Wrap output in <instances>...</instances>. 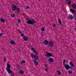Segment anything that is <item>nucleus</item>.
Listing matches in <instances>:
<instances>
[{
	"mask_svg": "<svg viewBox=\"0 0 76 76\" xmlns=\"http://www.w3.org/2000/svg\"><path fill=\"white\" fill-rule=\"evenodd\" d=\"M68 1H69V0H66V2Z\"/></svg>",
	"mask_w": 76,
	"mask_h": 76,
	"instance_id": "nucleus-44",
	"label": "nucleus"
},
{
	"mask_svg": "<svg viewBox=\"0 0 76 76\" xmlns=\"http://www.w3.org/2000/svg\"><path fill=\"white\" fill-rule=\"evenodd\" d=\"M49 46L50 47H52L54 45H53V42L52 41H50L49 43Z\"/></svg>",
	"mask_w": 76,
	"mask_h": 76,
	"instance_id": "nucleus-3",
	"label": "nucleus"
},
{
	"mask_svg": "<svg viewBox=\"0 0 76 76\" xmlns=\"http://www.w3.org/2000/svg\"><path fill=\"white\" fill-rule=\"evenodd\" d=\"M66 61L65 60H64V61L63 62V65L64 66L65 65V63L66 62Z\"/></svg>",
	"mask_w": 76,
	"mask_h": 76,
	"instance_id": "nucleus-24",
	"label": "nucleus"
},
{
	"mask_svg": "<svg viewBox=\"0 0 76 76\" xmlns=\"http://www.w3.org/2000/svg\"><path fill=\"white\" fill-rule=\"evenodd\" d=\"M22 63L24 64L25 63V60H23L22 61Z\"/></svg>",
	"mask_w": 76,
	"mask_h": 76,
	"instance_id": "nucleus-33",
	"label": "nucleus"
},
{
	"mask_svg": "<svg viewBox=\"0 0 76 76\" xmlns=\"http://www.w3.org/2000/svg\"><path fill=\"white\" fill-rule=\"evenodd\" d=\"M31 50H33V51H34V50H35V49L34 48H31Z\"/></svg>",
	"mask_w": 76,
	"mask_h": 76,
	"instance_id": "nucleus-35",
	"label": "nucleus"
},
{
	"mask_svg": "<svg viewBox=\"0 0 76 76\" xmlns=\"http://www.w3.org/2000/svg\"><path fill=\"white\" fill-rule=\"evenodd\" d=\"M21 36L22 37H24V34L22 33V34H21Z\"/></svg>",
	"mask_w": 76,
	"mask_h": 76,
	"instance_id": "nucleus-37",
	"label": "nucleus"
},
{
	"mask_svg": "<svg viewBox=\"0 0 76 76\" xmlns=\"http://www.w3.org/2000/svg\"><path fill=\"white\" fill-rule=\"evenodd\" d=\"M27 20H28L27 23H28V24H30L31 25H34V23H35V20L34 19H33L32 20L27 18Z\"/></svg>",
	"mask_w": 76,
	"mask_h": 76,
	"instance_id": "nucleus-1",
	"label": "nucleus"
},
{
	"mask_svg": "<svg viewBox=\"0 0 76 76\" xmlns=\"http://www.w3.org/2000/svg\"><path fill=\"white\" fill-rule=\"evenodd\" d=\"M11 76H15L14 75H11Z\"/></svg>",
	"mask_w": 76,
	"mask_h": 76,
	"instance_id": "nucleus-43",
	"label": "nucleus"
},
{
	"mask_svg": "<svg viewBox=\"0 0 76 76\" xmlns=\"http://www.w3.org/2000/svg\"><path fill=\"white\" fill-rule=\"evenodd\" d=\"M44 44L45 45H47L49 44V42L47 40H45L44 41Z\"/></svg>",
	"mask_w": 76,
	"mask_h": 76,
	"instance_id": "nucleus-5",
	"label": "nucleus"
},
{
	"mask_svg": "<svg viewBox=\"0 0 76 76\" xmlns=\"http://www.w3.org/2000/svg\"><path fill=\"white\" fill-rule=\"evenodd\" d=\"M33 61L34 62V64L36 66H37L38 64V63L37 61L35 60V59H33Z\"/></svg>",
	"mask_w": 76,
	"mask_h": 76,
	"instance_id": "nucleus-7",
	"label": "nucleus"
},
{
	"mask_svg": "<svg viewBox=\"0 0 76 76\" xmlns=\"http://www.w3.org/2000/svg\"><path fill=\"white\" fill-rule=\"evenodd\" d=\"M68 73L69 74H72V71L70 70H69L68 71Z\"/></svg>",
	"mask_w": 76,
	"mask_h": 76,
	"instance_id": "nucleus-25",
	"label": "nucleus"
},
{
	"mask_svg": "<svg viewBox=\"0 0 76 76\" xmlns=\"http://www.w3.org/2000/svg\"><path fill=\"white\" fill-rule=\"evenodd\" d=\"M23 39L25 41H27L28 40V37L27 36H24L23 37Z\"/></svg>",
	"mask_w": 76,
	"mask_h": 76,
	"instance_id": "nucleus-11",
	"label": "nucleus"
},
{
	"mask_svg": "<svg viewBox=\"0 0 76 76\" xmlns=\"http://www.w3.org/2000/svg\"><path fill=\"white\" fill-rule=\"evenodd\" d=\"M45 28V27H43L42 28V31H45V29H44Z\"/></svg>",
	"mask_w": 76,
	"mask_h": 76,
	"instance_id": "nucleus-27",
	"label": "nucleus"
},
{
	"mask_svg": "<svg viewBox=\"0 0 76 76\" xmlns=\"http://www.w3.org/2000/svg\"><path fill=\"white\" fill-rule=\"evenodd\" d=\"M72 10L73 9L76 10V4H74L72 6Z\"/></svg>",
	"mask_w": 76,
	"mask_h": 76,
	"instance_id": "nucleus-8",
	"label": "nucleus"
},
{
	"mask_svg": "<svg viewBox=\"0 0 76 76\" xmlns=\"http://www.w3.org/2000/svg\"><path fill=\"white\" fill-rule=\"evenodd\" d=\"M46 56L48 57H50V56H52V54L51 53H48L47 55Z\"/></svg>",
	"mask_w": 76,
	"mask_h": 76,
	"instance_id": "nucleus-14",
	"label": "nucleus"
},
{
	"mask_svg": "<svg viewBox=\"0 0 76 76\" xmlns=\"http://www.w3.org/2000/svg\"><path fill=\"white\" fill-rule=\"evenodd\" d=\"M41 36L42 37L43 36V35H44V34L43 33V32H41Z\"/></svg>",
	"mask_w": 76,
	"mask_h": 76,
	"instance_id": "nucleus-31",
	"label": "nucleus"
},
{
	"mask_svg": "<svg viewBox=\"0 0 76 76\" xmlns=\"http://www.w3.org/2000/svg\"><path fill=\"white\" fill-rule=\"evenodd\" d=\"M65 68L66 69V70H69L70 69V66L68 64H66L64 65Z\"/></svg>",
	"mask_w": 76,
	"mask_h": 76,
	"instance_id": "nucleus-4",
	"label": "nucleus"
},
{
	"mask_svg": "<svg viewBox=\"0 0 76 76\" xmlns=\"http://www.w3.org/2000/svg\"><path fill=\"white\" fill-rule=\"evenodd\" d=\"M69 18L71 20L72 19H73V16L72 15H70L69 16Z\"/></svg>",
	"mask_w": 76,
	"mask_h": 76,
	"instance_id": "nucleus-12",
	"label": "nucleus"
},
{
	"mask_svg": "<svg viewBox=\"0 0 76 76\" xmlns=\"http://www.w3.org/2000/svg\"><path fill=\"white\" fill-rule=\"evenodd\" d=\"M11 17H15V15L14 14H12L11 15Z\"/></svg>",
	"mask_w": 76,
	"mask_h": 76,
	"instance_id": "nucleus-30",
	"label": "nucleus"
},
{
	"mask_svg": "<svg viewBox=\"0 0 76 76\" xmlns=\"http://www.w3.org/2000/svg\"><path fill=\"white\" fill-rule=\"evenodd\" d=\"M33 52L35 54H38V53L36 51V50H34Z\"/></svg>",
	"mask_w": 76,
	"mask_h": 76,
	"instance_id": "nucleus-26",
	"label": "nucleus"
},
{
	"mask_svg": "<svg viewBox=\"0 0 76 76\" xmlns=\"http://www.w3.org/2000/svg\"><path fill=\"white\" fill-rule=\"evenodd\" d=\"M49 61L50 63H53L54 61V59L52 58H50L48 60Z\"/></svg>",
	"mask_w": 76,
	"mask_h": 76,
	"instance_id": "nucleus-6",
	"label": "nucleus"
},
{
	"mask_svg": "<svg viewBox=\"0 0 76 76\" xmlns=\"http://www.w3.org/2000/svg\"><path fill=\"white\" fill-rule=\"evenodd\" d=\"M4 61L5 62L7 61V59H6V58L4 57Z\"/></svg>",
	"mask_w": 76,
	"mask_h": 76,
	"instance_id": "nucleus-28",
	"label": "nucleus"
},
{
	"mask_svg": "<svg viewBox=\"0 0 76 76\" xmlns=\"http://www.w3.org/2000/svg\"><path fill=\"white\" fill-rule=\"evenodd\" d=\"M17 20H18V23H20V20L19 19H18Z\"/></svg>",
	"mask_w": 76,
	"mask_h": 76,
	"instance_id": "nucleus-32",
	"label": "nucleus"
},
{
	"mask_svg": "<svg viewBox=\"0 0 76 76\" xmlns=\"http://www.w3.org/2000/svg\"><path fill=\"white\" fill-rule=\"evenodd\" d=\"M45 65L46 67H47V64H45Z\"/></svg>",
	"mask_w": 76,
	"mask_h": 76,
	"instance_id": "nucleus-42",
	"label": "nucleus"
},
{
	"mask_svg": "<svg viewBox=\"0 0 76 76\" xmlns=\"http://www.w3.org/2000/svg\"><path fill=\"white\" fill-rule=\"evenodd\" d=\"M10 43L12 45H14L15 43V42L13 40H11L10 41Z\"/></svg>",
	"mask_w": 76,
	"mask_h": 76,
	"instance_id": "nucleus-13",
	"label": "nucleus"
},
{
	"mask_svg": "<svg viewBox=\"0 0 76 76\" xmlns=\"http://www.w3.org/2000/svg\"><path fill=\"white\" fill-rule=\"evenodd\" d=\"M19 32L20 34H22V32H21V31H18Z\"/></svg>",
	"mask_w": 76,
	"mask_h": 76,
	"instance_id": "nucleus-38",
	"label": "nucleus"
},
{
	"mask_svg": "<svg viewBox=\"0 0 76 76\" xmlns=\"http://www.w3.org/2000/svg\"><path fill=\"white\" fill-rule=\"evenodd\" d=\"M12 7V9L13 11H15L17 9V6L16 5H13Z\"/></svg>",
	"mask_w": 76,
	"mask_h": 76,
	"instance_id": "nucleus-2",
	"label": "nucleus"
},
{
	"mask_svg": "<svg viewBox=\"0 0 76 76\" xmlns=\"http://www.w3.org/2000/svg\"><path fill=\"white\" fill-rule=\"evenodd\" d=\"M6 70L9 74H10L12 73V70H10V69H6Z\"/></svg>",
	"mask_w": 76,
	"mask_h": 76,
	"instance_id": "nucleus-9",
	"label": "nucleus"
},
{
	"mask_svg": "<svg viewBox=\"0 0 76 76\" xmlns=\"http://www.w3.org/2000/svg\"><path fill=\"white\" fill-rule=\"evenodd\" d=\"M34 56H35V55H34V54H31V57H32V58H34Z\"/></svg>",
	"mask_w": 76,
	"mask_h": 76,
	"instance_id": "nucleus-22",
	"label": "nucleus"
},
{
	"mask_svg": "<svg viewBox=\"0 0 76 76\" xmlns=\"http://www.w3.org/2000/svg\"><path fill=\"white\" fill-rule=\"evenodd\" d=\"M57 72L58 73V75H60L61 74V72H60V71H57Z\"/></svg>",
	"mask_w": 76,
	"mask_h": 76,
	"instance_id": "nucleus-21",
	"label": "nucleus"
},
{
	"mask_svg": "<svg viewBox=\"0 0 76 76\" xmlns=\"http://www.w3.org/2000/svg\"><path fill=\"white\" fill-rule=\"evenodd\" d=\"M29 6H27L26 9H29Z\"/></svg>",
	"mask_w": 76,
	"mask_h": 76,
	"instance_id": "nucleus-39",
	"label": "nucleus"
},
{
	"mask_svg": "<svg viewBox=\"0 0 76 76\" xmlns=\"http://www.w3.org/2000/svg\"><path fill=\"white\" fill-rule=\"evenodd\" d=\"M73 66H71L70 67V69H73Z\"/></svg>",
	"mask_w": 76,
	"mask_h": 76,
	"instance_id": "nucleus-36",
	"label": "nucleus"
},
{
	"mask_svg": "<svg viewBox=\"0 0 76 76\" xmlns=\"http://www.w3.org/2000/svg\"><path fill=\"white\" fill-rule=\"evenodd\" d=\"M1 22H2L3 23L5 22V20H4V19L3 18H1Z\"/></svg>",
	"mask_w": 76,
	"mask_h": 76,
	"instance_id": "nucleus-16",
	"label": "nucleus"
},
{
	"mask_svg": "<svg viewBox=\"0 0 76 76\" xmlns=\"http://www.w3.org/2000/svg\"><path fill=\"white\" fill-rule=\"evenodd\" d=\"M69 64L71 65V66L72 67H75V65H74V64L72 63V62L70 61L69 63Z\"/></svg>",
	"mask_w": 76,
	"mask_h": 76,
	"instance_id": "nucleus-15",
	"label": "nucleus"
},
{
	"mask_svg": "<svg viewBox=\"0 0 76 76\" xmlns=\"http://www.w3.org/2000/svg\"><path fill=\"white\" fill-rule=\"evenodd\" d=\"M45 70L46 71H47L48 70V69H47V68H46L45 69Z\"/></svg>",
	"mask_w": 76,
	"mask_h": 76,
	"instance_id": "nucleus-41",
	"label": "nucleus"
},
{
	"mask_svg": "<svg viewBox=\"0 0 76 76\" xmlns=\"http://www.w3.org/2000/svg\"><path fill=\"white\" fill-rule=\"evenodd\" d=\"M71 3V1H69L68 2V4H70Z\"/></svg>",
	"mask_w": 76,
	"mask_h": 76,
	"instance_id": "nucleus-29",
	"label": "nucleus"
},
{
	"mask_svg": "<svg viewBox=\"0 0 76 76\" xmlns=\"http://www.w3.org/2000/svg\"><path fill=\"white\" fill-rule=\"evenodd\" d=\"M53 27H55V26H56V24H53Z\"/></svg>",
	"mask_w": 76,
	"mask_h": 76,
	"instance_id": "nucleus-40",
	"label": "nucleus"
},
{
	"mask_svg": "<svg viewBox=\"0 0 76 76\" xmlns=\"http://www.w3.org/2000/svg\"><path fill=\"white\" fill-rule=\"evenodd\" d=\"M10 65L9 64H7V67L6 68V69H10Z\"/></svg>",
	"mask_w": 76,
	"mask_h": 76,
	"instance_id": "nucleus-18",
	"label": "nucleus"
},
{
	"mask_svg": "<svg viewBox=\"0 0 76 76\" xmlns=\"http://www.w3.org/2000/svg\"><path fill=\"white\" fill-rule=\"evenodd\" d=\"M34 60H38V59H39V57H38V56L35 55V56H34Z\"/></svg>",
	"mask_w": 76,
	"mask_h": 76,
	"instance_id": "nucleus-10",
	"label": "nucleus"
},
{
	"mask_svg": "<svg viewBox=\"0 0 76 76\" xmlns=\"http://www.w3.org/2000/svg\"><path fill=\"white\" fill-rule=\"evenodd\" d=\"M16 10L17 13H20V10H19V8H17Z\"/></svg>",
	"mask_w": 76,
	"mask_h": 76,
	"instance_id": "nucleus-19",
	"label": "nucleus"
},
{
	"mask_svg": "<svg viewBox=\"0 0 76 76\" xmlns=\"http://www.w3.org/2000/svg\"><path fill=\"white\" fill-rule=\"evenodd\" d=\"M58 21L59 24H61V20H60V18L58 19Z\"/></svg>",
	"mask_w": 76,
	"mask_h": 76,
	"instance_id": "nucleus-20",
	"label": "nucleus"
},
{
	"mask_svg": "<svg viewBox=\"0 0 76 76\" xmlns=\"http://www.w3.org/2000/svg\"><path fill=\"white\" fill-rule=\"evenodd\" d=\"M3 35H4V34L3 33H0V37L1 36H2Z\"/></svg>",
	"mask_w": 76,
	"mask_h": 76,
	"instance_id": "nucleus-34",
	"label": "nucleus"
},
{
	"mask_svg": "<svg viewBox=\"0 0 76 76\" xmlns=\"http://www.w3.org/2000/svg\"><path fill=\"white\" fill-rule=\"evenodd\" d=\"M70 10L71 11V12H72V13H75V11L74 10H73V9H70Z\"/></svg>",
	"mask_w": 76,
	"mask_h": 76,
	"instance_id": "nucleus-23",
	"label": "nucleus"
},
{
	"mask_svg": "<svg viewBox=\"0 0 76 76\" xmlns=\"http://www.w3.org/2000/svg\"><path fill=\"white\" fill-rule=\"evenodd\" d=\"M19 73H20V74L22 75V74H23L24 72L22 70H21L19 72Z\"/></svg>",
	"mask_w": 76,
	"mask_h": 76,
	"instance_id": "nucleus-17",
	"label": "nucleus"
}]
</instances>
